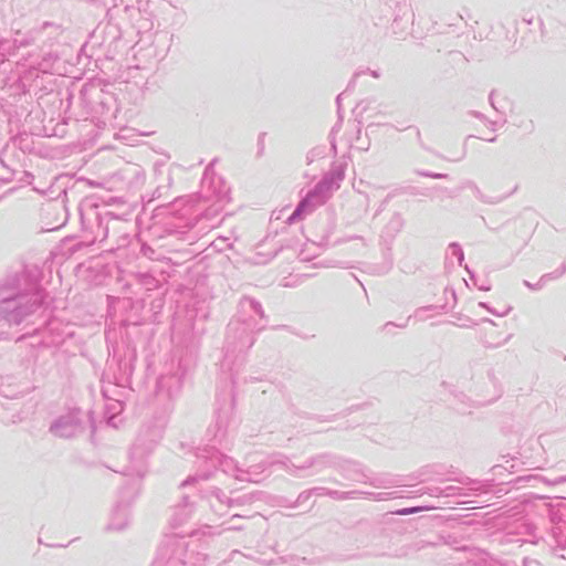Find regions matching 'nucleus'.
I'll return each mask as SVG.
<instances>
[{
    "mask_svg": "<svg viewBox=\"0 0 566 566\" xmlns=\"http://www.w3.org/2000/svg\"><path fill=\"white\" fill-rule=\"evenodd\" d=\"M427 510L426 507H421V506H415V507H407V509H402V510H399L396 512V514L398 515H409V514H415V513H418V512H422Z\"/></svg>",
    "mask_w": 566,
    "mask_h": 566,
    "instance_id": "f257e3e1",
    "label": "nucleus"
}]
</instances>
